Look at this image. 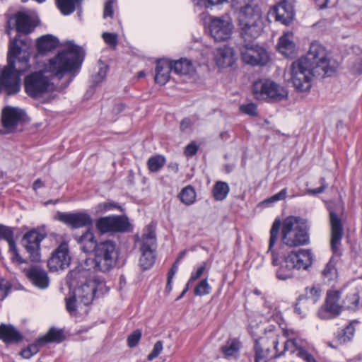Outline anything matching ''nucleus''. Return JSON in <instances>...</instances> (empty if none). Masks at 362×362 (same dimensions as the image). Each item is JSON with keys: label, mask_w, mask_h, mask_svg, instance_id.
<instances>
[{"label": "nucleus", "mask_w": 362, "mask_h": 362, "mask_svg": "<svg viewBox=\"0 0 362 362\" xmlns=\"http://www.w3.org/2000/svg\"><path fill=\"white\" fill-rule=\"evenodd\" d=\"M83 60L82 49L68 42L62 51L48 60L42 69L31 72L25 77V92L32 98H40L54 90L52 78L60 80L68 74L69 83L71 82L78 72Z\"/></svg>", "instance_id": "1"}, {"label": "nucleus", "mask_w": 362, "mask_h": 362, "mask_svg": "<svg viewBox=\"0 0 362 362\" xmlns=\"http://www.w3.org/2000/svg\"><path fill=\"white\" fill-rule=\"evenodd\" d=\"M280 220L276 219L270 230V238L267 253L271 257L275 275L280 281L291 279L295 270H307L313 262L314 256L309 249H300L287 252L284 246L274 247L279 233Z\"/></svg>", "instance_id": "2"}, {"label": "nucleus", "mask_w": 362, "mask_h": 362, "mask_svg": "<svg viewBox=\"0 0 362 362\" xmlns=\"http://www.w3.org/2000/svg\"><path fill=\"white\" fill-rule=\"evenodd\" d=\"M233 6L239 8L238 24L240 34L245 40L258 37L263 30L261 8L252 0H228Z\"/></svg>", "instance_id": "3"}, {"label": "nucleus", "mask_w": 362, "mask_h": 362, "mask_svg": "<svg viewBox=\"0 0 362 362\" xmlns=\"http://www.w3.org/2000/svg\"><path fill=\"white\" fill-rule=\"evenodd\" d=\"M92 274L90 268L78 265L70 271L66 276V284L71 290H74L79 305H88L94 298L100 284L92 277Z\"/></svg>", "instance_id": "4"}, {"label": "nucleus", "mask_w": 362, "mask_h": 362, "mask_svg": "<svg viewBox=\"0 0 362 362\" xmlns=\"http://www.w3.org/2000/svg\"><path fill=\"white\" fill-rule=\"evenodd\" d=\"M18 40L15 37L9 44L8 52V65L0 74V92L4 90L7 94H16L20 90V73L28 67V58L23 57L18 60L21 66L16 68L15 59L21 53V48L18 45Z\"/></svg>", "instance_id": "5"}, {"label": "nucleus", "mask_w": 362, "mask_h": 362, "mask_svg": "<svg viewBox=\"0 0 362 362\" xmlns=\"http://www.w3.org/2000/svg\"><path fill=\"white\" fill-rule=\"evenodd\" d=\"M280 229L284 245L296 247L308 245L310 242L307 223L298 216L286 217L282 223L280 222Z\"/></svg>", "instance_id": "6"}, {"label": "nucleus", "mask_w": 362, "mask_h": 362, "mask_svg": "<svg viewBox=\"0 0 362 362\" xmlns=\"http://www.w3.org/2000/svg\"><path fill=\"white\" fill-rule=\"evenodd\" d=\"M119 256V250L115 243L111 240H105L98 243L95 250L93 259H86L83 264L86 268L90 264H93V269L96 271L106 272L112 269L117 264Z\"/></svg>", "instance_id": "7"}, {"label": "nucleus", "mask_w": 362, "mask_h": 362, "mask_svg": "<svg viewBox=\"0 0 362 362\" xmlns=\"http://www.w3.org/2000/svg\"><path fill=\"white\" fill-rule=\"evenodd\" d=\"M289 80L298 92H307L312 86L313 77L318 76L315 69L301 57L291 63L288 69Z\"/></svg>", "instance_id": "8"}, {"label": "nucleus", "mask_w": 362, "mask_h": 362, "mask_svg": "<svg viewBox=\"0 0 362 362\" xmlns=\"http://www.w3.org/2000/svg\"><path fill=\"white\" fill-rule=\"evenodd\" d=\"M301 58L312 64L318 76H329L336 72L337 66L331 62L327 49L319 42H311L306 55Z\"/></svg>", "instance_id": "9"}, {"label": "nucleus", "mask_w": 362, "mask_h": 362, "mask_svg": "<svg viewBox=\"0 0 362 362\" xmlns=\"http://www.w3.org/2000/svg\"><path fill=\"white\" fill-rule=\"evenodd\" d=\"M254 96L257 100L280 101L287 98L288 91L281 85L269 79L255 81L252 86Z\"/></svg>", "instance_id": "10"}, {"label": "nucleus", "mask_w": 362, "mask_h": 362, "mask_svg": "<svg viewBox=\"0 0 362 362\" xmlns=\"http://www.w3.org/2000/svg\"><path fill=\"white\" fill-rule=\"evenodd\" d=\"M283 335L287 339L284 342V351L296 353L305 362H317L313 356L308 352L309 344L303 339L300 333L293 329H282Z\"/></svg>", "instance_id": "11"}, {"label": "nucleus", "mask_w": 362, "mask_h": 362, "mask_svg": "<svg viewBox=\"0 0 362 362\" xmlns=\"http://www.w3.org/2000/svg\"><path fill=\"white\" fill-rule=\"evenodd\" d=\"M156 248L155 227L150 224L146 227L141 240L140 251L141 255L139 259V265L142 269H148L153 265L156 258Z\"/></svg>", "instance_id": "12"}, {"label": "nucleus", "mask_w": 362, "mask_h": 362, "mask_svg": "<svg viewBox=\"0 0 362 362\" xmlns=\"http://www.w3.org/2000/svg\"><path fill=\"white\" fill-rule=\"evenodd\" d=\"M209 19V33L215 41L223 42L231 38L234 24L230 15L211 16Z\"/></svg>", "instance_id": "13"}, {"label": "nucleus", "mask_w": 362, "mask_h": 362, "mask_svg": "<svg viewBox=\"0 0 362 362\" xmlns=\"http://www.w3.org/2000/svg\"><path fill=\"white\" fill-rule=\"evenodd\" d=\"M240 56L245 64L255 66H264L269 60L266 49L257 44H245L240 48Z\"/></svg>", "instance_id": "14"}, {"label": "nucleus", "mask_w": 362, "mask_h": 362, "mask_svg": "<svg viewBox=\"0 0 362 362\" xmlns=\"http://www.w3.org/2000/svg\"><path fill=\"white\" fill-rule=\"evenodd\" d=\"M46 238V234L32 229L25 233L22 238L23 247L28 254L31 262H38L41 259V242Z\"/></svg>", "instance_id": "15"}, {"label": "nucleus", "mask_w": 362, "mask_h": 362, "mask_svg": "<svg viewBox=\"0 0 362 362\" xmlns=\"http://www.w3.org/2000/svg\"><path fill=\"white\" fill-rule=\"evenodd\" d=\"M179 74L181 71V59L170 61L166 59H158L155 69V82L159 85H165L170 78V73Z\"/></svg>", "instance_id": "16"}, {"label": "nucleus", "mask_w": 362, "mask_h": 362, "mask_svg": "<svg viewBox=\"0 0 362 362\" xmlns=\"http://www.w3.org/2000/svg\"><path fill=\"white\" fill-rule=\"evenodd\" d=\"M71 263L69 245L66 242H62L52 253L47 261L50 271L57 272L66 269Z\"/></svg>", "instance_id": "17"}, {"label": "nucleus", "mask_w": 362, "mask_h": 362, "mask_svg": "<svg viewBox=\"0 0 362 362\" xmlns=\"http://www.w3.org/2000/svg\"><path fill=\"white\" fill-rule=\"evenodd\" d=\"M55 218L74 229L90 226L93 223L91 216L84 211L76 213L58 211Z\"/></svg>", "instance_id": "18"}, {"label": "nucleus", "mask_w": 362, "mask_h": 362, "mask_svg": "<svg viewBox=\"0 0 362 362\" xmlns=\"http://www.w3.org/2000/svg\"><path fill=\"white\" fill-rule=\"evenodd\" d=\"M331 225V249L334 255H340V246L343 237V226L339 214L329 207Z\"/></svg>", "instance_id": "19"}, {"label": "nucleus", "mask_w": 362, "mask_h": 362, "mask_svg": "<svg viewBox=\"0 0 362 362\" xmlns=\"http://www.w3.org/2000/svg\"><path fill=\"white\" fill-rule=\"evenodd\" d=\"M341 292L332 290L327 292L325 308L318 311V316L324 320L330 319L339 315L341 308L339 304Z\"/></svg>", "instance_id": "20"}, {"label": "nucleus", "mask_w": 362, "mask_h": 362, "mask_svg": "<svg viewBox=\"0 0 362 362\" xmlns=\"http://www.w3.org/2000/svg\"><path fill=\"white\" fill-rule=\"evenodd\" d=\"M24 112L18 107H6L2 110L1 122L8 132H13L24 120Z\"/></svg>", "instance_id": "21"}, {"label": "nucleus", "mask_w": 362, "mask_h": 362, "mask_svg": "<svg viewBox=\"0 0 362 362\" xmlns=\"http://www.w3.org/2000/svg\"><path fill=\"white\" fill-rule=\"evenodd\" d=\"M269 15L274 17L276 21L288 25L294 18L292 4L286 0L278 3L270 10Z\"/></svg>", "instance_id": "22"}, {"label": "nucleus", "mask_w": 362, "mask_h": 362, "mask_svg": "<svg viewBox=\"0 0 362 362\" xmlns=\"http://www.w3.org/2000/svg\"><path fill=\"white\" fill-rule=\"evenodd\" d=\"M1 239H4L8 242L10 258L13 263L21 264L26 262L18 253L14 240V232L11 228L0 225V240Z\"/></svg>", "instance_id": "23"}, {"label": "nucleus", "mask_w": 362, "mask_h": 362, "mask_svg": "<svg viewBox=\"0 0 362 362\" xmlns=\"http://www.w3.org/2000/svg\"><path fill=\"white\" fill-rule=\"evenodd\" d=\"M214 61L219 69L232 66L236 61L234 49L228 46L217 48L214 53Z\"/></svg>", "instance_id": "24"}, {"label": "nucleus", "mask_w": 362, "mask_h": 362, "mask_svg": "<svg viewBox=\"0 0 362 362\" xmlns=\"http://www.w3.org/2000/svg\"><path fill=\"white\" fill-rule=\"evenodd\" d=\"M13 21V25L18 33L28 34L31 33L35 25L30 16L24 12H18L8 21V28H11V23Z\"/></svg>", "instance_id": "25"}, {"label": "nucleus", "mask_w": 362, "mask_h": 362, "mask_svg": "<svg viewBox=\"0 0 362 362\" xmlns=\"http://www.w3.org/2000/svg\"><path fill=\"white\" fill-rule=\"evenodd\" d=\"M26 276L39 288H46L49 286V277L45 270L38 266L31 267L25 271Z\"/></svg>", "instance_id": "26"}, {"label": "nucleus", "mask_w": 362, "mask_h": 362, "mask_svg": "<svg viewBox=\"0 0 362 362\" xmlns=\"http://www.w3.org/2000/svg\"><path fill=\"white\" fill-rule=\"evenodd\" d=\"M197 66V63H194L187 59H182V82L194 83L199 79Z\"/></svg>", "instance_id": "27"}, {"label": "nucleus", "mask_w": 362, "mask_h": 362, "mask_svg": "<svg viewBox=\"0 0 362 362\" xmlns=\"http://www.w3.org/2000/svg\"><path fill=\"white\" fill-rule=\"evenodd\" d=\"M279 51L285 57H291L296 51V45L293 42L292 33H285L279 40Z\"/></svg>", "instance_id": "28"}, {"label": "nucleus", "mask_w": 362, "mask_h": 362, "mask_svg": "<svg viewBox=\"0 0 362 362\" xmlns=\"http://www.w3.org/2000/svg\"><path fill=\"white\" fill-rule=\"evenodd\" d=\"M0 339L6 344L17 343L22 339V335L13 326L1 324Z\"/></svg>", "instance_id": "29"}, {"label": "nucleus", "mask_w": 362, "mask_h": 362, "mask_svg": "<svg viewBox=\"0 0 362 362\" xmlns=\"http://www.w3.org/2000/svg\"><path fill=\"white\" fill-rule=\"evenodd\" d=\"M77 243L80 245L81 250L88 253L93 250H95L97 243L93 233L90 230H87L83 235L76 238Z\"/></svg>", "instance_id": "30"}, {"label": "nucleus", "mask_w": 362, "mask_h": 362, "mask_svg": "<svg viewBox=\"0 0 362 362\" xmlns=\"http://www.w3.org/2000/svg\"><path fill=\"white\" fill-rule=\"evenodd\" d=\"M337 260L335 257H332L329 261L326 264L322 271L323 281L326 283L335 281L338 278V271L337 269Z\"/></svg>", "instance_id": "31"}, {"label": "nucleus", "mask_w": 362, "mask_h": 362, "mask_svg": "<svg viewBox=\"0 0 362 362\" xmlns=\"http://www.w3.org/2000/svg\"><path fill=\"white\" fill-rule=\"evenodd\" d=\"M59 41L57 37L50 35L42 36L37 41V48L40 53L45 54L52 51L58 46Z\"/></svg>", "instance_id": "32"}, {"label": "nucleus", "mask_w": 362, "mask_h": 362, "mask_svg": "<svg viewBox=\"0 0 362 362\" xmlns=\"http://www.w3.org/2000/svg\"><path fill=\"white\" fill-rule=\"evenodd\" d=\"M344 307L349 310H358L361 306L360 292L357 288L352 289L343 300Z\"/></svg>", "instance_id": "33"}, {"label": "nucleus", "mask_w": 362, "mask_h": 362, "mask_svg": "<svg viewBox=\"0 0 362 362\" xmlns=\"http://www.w3.org/2000/svg\"><path fill=\"white\" fill-rule=\"evenodd\" d=\"M266 339H258L255 341V362H267L271 351V346L266 344Z\"/></svg>", "instance_id": "34"}, {"label": "nucleus", "mask_w": 362, "mask_h": 362, "mask_svg": "<svg viewBox=\"0 0 362 362\" xmlns=\"http://www.w3.org/2000/svg\"><path fill=\"white\" fill-rule=\"evenodd\" d=\"M360 322L358 320H351L341 332H339L336 338L340 344H344L350 341L354 336L356 332V326Z\"/></svg>", "instance_id": "35"}, {"label": "nucleus", "mask_w": 362, "mask_h": 362, "mask_svg": "<svg viewBox=\"0 0 362 362\" xmlns=\"http://www.w3.org/2000/svg\"><path fill=\"white\" fill-rule=\"evenodd\" d=\"M240 344L238 340L235 339H229L226 344L222 346L221 350L225 358L230 359L236 358L239 355Z\"/></svg>", "instance_id": "36"}, {"label": "nucleus", "mask_w": 362, "mask_h": 362, "mask_svg": "<svg viewBox=\"0 0 362 362\" xmlns=\"http://www.w3.org/2000/svg\"><path fill=\"white\" fill-rule=\"evenodd\" d=\"M230 192V187L227 182L217 181L212 189L214 199L217 201L224 200Z\"/></svg>", "instance_id": "37"}, {"label": "nucleus", "mask_w": 362, "mask_h": 362, "mask_svg": "<svg viewBox=\"0 0 362 362\" xmlns=\"http://www.w3.org/2000/svg\"><path fill=\"white\" fill-rule=\"evenodd\" d=\"M64 339L63 332L60 329L51 328L47 334L38 339V342H42L45 345L50 342H62Z\"/></svg>", "instance_id": "38"}, {"label": "nucleus", "mask_w": 362, "mask_h": 362, "mask_svg": "<svg viewBox=\"0 0 362 362\" xmlns=\"http://www.w3.org/2000/svg\"><path fill=\"white\" fill-rule=\"evenodd\" d=\"M57 6L64 15L72 13L79 0H55Z\"/></svg>", "instance_id": "39"}, {"label": "nucleus", "mask_w": 362, "mask_h": 362, "mask_svg": "<svg viewBox=\"0 0 362 362\" xmlns=\"http://www.w3.org/2000/svg\"><path fill=\"white\" fill-rule=\"evenodd\" d=\"M113 232H124L128 230L129 223L125 217L116 216H112Z\"/></svg>", "instance_id": "40"}, {"label": "nucleus", "mask_w": 362, "mask_h": 362, "mask_svg": "<svg viewBox=\"0 0 362 362\" xmlns=\"http://www.w3.org/2000/svg\"><path fill=\"white\" fill-rule=\"evenodd\" d=\"M321 296V290L316 286L308 287L305 289V298H302L309 303L315 304Z\"/></svg>", "instance_id": "41"}, {"label": "nucleus", "mask_w": 362, "mask_h": 362, "mask_svg": "<svg viewBox=\"0 0 362 362\" xmlns=\"http://www.w3.org/2000/svg\"><path fill=\"white\" fill-rule=\"evenodd\" d=\"M259 339H266V344L270 345L271 350L273 349L276 351L275 356H279L281 355V354H278L279 337L275 332L269 331Z\"/></svg>", "instance_id": "42"}, {"label": "nucleus", "mask_w": 362, "mask_h": 362, "mask_svg": "<svg viewBox=\"0 0 362 362\" xmlns=\"http://www.w3.org/2000/svg\"><path fill=\"white\" fill-rule=\"evenodd\" d=\"M96 228L101 233L113 232L112 216L99 218L96 222Z\"/></svg>", "instance_id": "43"}, {"label": "nucleus", "mask_w": 362, "mask_h": 362, "mask_svg": "<svg viewBox=\"0 0 362 362\" xmlns=\"http://www.w3.org/2000/svg\"><path fill=\"white\" fill-rule=\"evenodd\" d=\"M44 344L42 342H38V339L35 341V343L29 345L26 349H23L21 352V355L23 358L29 359L33 356L36 354L41 346H42Z\"/></svg>", "instance_id": "44"}, {"label": "nucleus", "mask_w": 362, "mask_h": 362, "mask_svg": "<svg viewBox=\"0 0 362 362\" xmlns=\"http://www.w3.org/2000/svg\"><path fill=\"white\" fill-rule=\"evenodd\" d=\"M211 291V286L209 284L207 279H204L197 284L194 289V293L195 296H203L209 294Z\"/></svg>", "instance_id": "45"}, {"label": "nucleus", "mask_w": 362, "mask_h": 362, "mask_svg": "<svg viewBox=\"0 0 362 362\" xmlns=\"http://www.w3.org/2000/svg\"><path fill=\"white\" fill-rule=\"evenodd\" d=\"M196 200V192L191 186H187L182 189V203L190 205Z\"/></svg>", "instance_id": "46"}, {"label": "nucleus", "mask_w": 362, "mask_h": 362, "mask_svg": "<svg viewBox=\"0 0 362 362\" xmlns=\"http://www.w3.org/2000/svg\"><path fill=\"white\" fill-rule=\"evenodd\" d=\"M350 69L355 74L362 73V51L350 60Z\"/></svg>", "instance_id": "47"}, {"label": "nucleus", "mask_w": 362, "mask_h": 362, "mask_svg": "<svg viewBox=\"0 0 362 362\" xmlns=\"http://www.w3.org/2000/svg\"><path fill=\"white\" fill-rule=\"evenodd\" d=\"M287 194V190L286 188L282 189L279 192L275 194L274 195L272 196L271 197L264 200L262 203L263 206H269L271 204L281 201L284 200L286 197Z\"/></svg>", "instance_id": "48"}, {"label": "nucleus", "mask_w": 362, "mask_h": 362, "mask_svg": "<svg viewBox=\"0 0 362 362\" xmlns=\"http://www.w3.org/2000/svg\"><path fill=\"white\" fill-rule=\"evenodd\" d=\"M179 259H180V255L177 256V260L175 261V262L174 263V264L172 266L170 270L168 272V281H167V286H166V291L168 292H170L172 289V287H171V281H172V279L174 276V275L177 273V272L178 271V268H179V266H178V263H179Z\"/></svg>", "instance_id": "49"}, {"label": "nucleus", "mask_w": 362, "mask_h": 362, "mask_svg": "<svg viewBox=\"0 0 362 362\" xmlns=\"http://www.w3.org/2000/svg\"><path fill=\"white\" fill-rule=\"evenodd\" d=\"M141 337V332L136 329L127 337V344L130 348L136 346L139 342Z\"/></svg>", "instance_id": "50"}, {"label": "nucleus", "mask_w": 362, "mask_h": 362, "mask_svg": "<svg viewBox=\"0 0 362 362\" xmlns=\"http://www.w3.org/2000/svg\"><path fill=\"white\" fill-rule=\"evenodd\" d=\"M240 111L250 116H255L257 115V105L252 103L243 104L240 106Z\"/></svg>", "instance_id": "51"}, {"label": "nucleus", "mask_w": 362, "mask_h": 362, "mask_svg": "<svg viewBox=\"0 0 362 362\" xmlns=\"http://www.w3.org/2000/svg\"><path fill=\"white\" fill-rule=\"evenodd\" d=\"M163 349V342L161 341H158L153 346V350L148 355L147 359L149 361H153L156 358H157L160 354L162 352Z\"/></svg>", "instance_id": "52"}, {"label": "nucleus", "mask_w": 362, "mask_h": 362, "mask_svg": "<svg viewBox=\"0 0 362 362\" xmlns=\"http://www.w3.org/2000/svg\"><path fill=\"white\" fill-rule=\"evenodd\" d=\"M102 36L106 44L110 45L111 47H116L118 43L117 34L111 33H104Z\"/></svg>", "instance_id": "53"}, {"label": "nucleus", "mask_w": 362, "mask_h": 362, "mask_svg": "<svg viewBox=\"0 0 362 362\" xmlns=\"http://www.w3.org/2000/svg\"><path fill=\"white\" fill-rule=\"evenodd\" d=\"M165 164V160H148L147 165L151 172H157Z\"/></svg>", "instance_id": "54"}, {"label": "nucleus", "mask_w": 362, "mask_h": 362, "mask_svg": "<svg viewBox=\"0 0 362 362\" xmlns=\"http://www.w3.org/2000/svg\"><path fill=\"white\" fill-rule=\"evenodd\" d=\"M77 301L78 302V299L75 298L74 294L72 297L66 299V310L71 315H76Z\"/></svg>", "instance_id": "55"}, {"label": "nucleus", "mask_w": 362, "mask_h": 362, "mask_svg": "<svg viewBox=\"0 0 362 362\" xmlns=\"http://www.w3.org/2000/svg\"><path fill=\"white\" fill-rule=\"evenodd\" d=\"M320 182L321 184L320 187L316 189H307V194H311V195H315L317 194L322 193L325 189L327 187V185L326 183L325 178H321L320 180Z\"/></svg>", "instance_id": "56"}, {"label": "nucleus", "mask_w": 362, "mask_h": 362, "mask_svg": "<svg viewBox=\"0 0 362 362\" xmlns=\"http://www.w3.org/2000/svg\"><path fill=\"white\" fill-rule=\"evenodd\" d=\"M113 4L114 0H107L104 6V12L103 17L105 18L107 17L112 18L113 16Z\"/></svg>", "instance_id": "57"}, {"label": "nucleus", "mask_w": 362, "mask_h": 362, "mask_svg": "<svg viewBox=\"0 0 362 362\" xmlns=\"http://www.w3.org/2000/svg\"><path fill=\"white\" fill-rule=\"evenodd\" d=\"M11 289L10 284L6 281L0 283V300H3L8 296Z\"/></svg>", "instance_id": "58"}, {"label": "nucleus", "mask_w": 362, "mask_h": 362, "mask_svg": "<svg viewBox=\"0 0 362 362\" xmlns=\"http://www.w3.org/2000/svg\"><path fill=\"white\" fill-rule=\"evenodd\" d=\"M199 148V145L197 144L196 142L193 141L190 143L189 145L187 146L185 154L186 156H194L196 152L197 151Z\"/></svg>", "instance_id": "59"}, {"label": "nucleus", "mask_w": 362, "mask_h": 362, "mask_svg": "<svg viewBox=\"0 0 362 362\" xmlns=\"http://www.w3.org/2000/svg\"><path fill=\"white\" fill-rule=\"evenodd\" d=\"M117 206L115 203L112 202H104L100 203L97 206V210L100 212L107 211L114 208H117Z\"/></svg>", "instance_id": "60"}, {"label": "nucleus", "mask_w": 362, "mask_h": 362, "mask_svg": "<svg viewBox=\"0 0 362 362\" xmlns=\"http://www.w3.org/2000/svg\"><path fill=\"white\" fill-rule=\"evenodd\" d=\"M205 270V264L199 266L197 270L192 273L189 281H194L202 276Z\"/></svg>", "instance_id": "61"}, {"label": "nucleus", "mask_w": 362, "mask_h": 362, "mask_svg": "<svg viewBox=\"0 0 362 362\" xmlns=\"http://www.w3.org/2000/svg\"><path fill=\"white\" fill-rule=\"evenodd\" d=\"M106 69L100 68L98 74L93 77V82L98 83L101 82L106 76Z\"/></svg>", "instance_id": "62"}, {"label": "nucleus", "mask_w": 362, "mask_h": 362, "mask_svg": "<svg viewBox=\"0 0 362 362\" xmlns=\"http://www.w3.org/2000/svg\"><path fill=\"white\" fill-rule=\"evenodd\" d=\"M124 105L122 103L116 104L113 107V112L116 114H118L122 112L124 110Z\"/></svg>", "instance_id": "63"}, {"label": "nucleus", "mask_w": 362, "mask_h": 362, "mask_svg": "<svg viewBox=\"0 0 362 362\" xmlns=\"http://www.w3.org/2000/svg\"><path fill=\"white\" fill-rule=\"evenodd\" d=\"M44 186V184L42 181L40 179L36 180L33 185V188L35 191H37L38 189Z\"/></svg>", "instance_id": "64"}]
</instances>
